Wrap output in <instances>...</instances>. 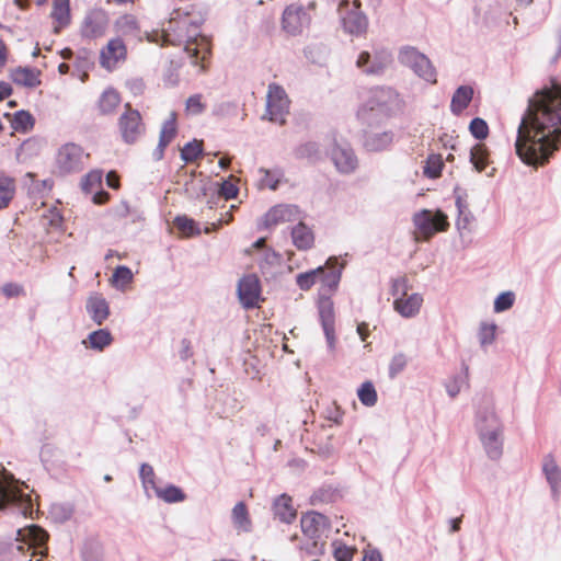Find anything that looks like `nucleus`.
Returning a JSON list of instances; mask_svg holds the SVG:
<instances>
[{
	"label": "nucleus",
	"instance_id": "1",
	"mask_svg": "<svg viewBox=\"0 0 561 561\" xmlns=\"http://www.w3.org/2000/svg\"><path fill=\"white\" fill-rule=\"evenodd\" d=\"M561 145V82L556 78L537 90L518 126L515 148L528 165H542Z\"/></svg>",
	"mask_w": 561,
	"mask_h": 561
},
{
	"label": "nucleus",
	"instance_id": "2",
	"mask_svg": "<svg viewBox=\"0 0 561 561\" xmlns=\"http://www.w3.org/2000/svg\"><path fill=\"white\" fill-rule=\"evenodd\" d=\"M203 21L202 16L176 10L163 24L162 30L156 32L149 39L161 43L162 46L183 45L191 62L195 66L201 64V70H205L203 62L210 54V45L208 38L201 33Z\"/></svg>",
	"mask_w": 561,
	"mask_h": 561
},
{
	"label": "nucleus",
	"instance_id": "3",
	"mask_svg": "<svg viewBox=\"0 0 561 561\" xmlns=\"http://www.w3.org/2000/svg\"><path fill=\"white\" fill-rule=\"evenodd\" d=\"M343 268L344 264L336 257H329L324 266L298 274L296 283L301 290H309L320 282L323 290L333 291L339 286Z\"/></svg>",
	"mask_w": 561,
	"mask_h": 561
},
{
	"label": "nucleus",
	"instance_id": "4",
	"mask_svg": "<svg viewBox=\"0 0 561 561\" xmlns=\"http://www.w3.org/2000/svg\"><path fill=\"white\" fill-rule=\"evenodd\" d=\"M302 533L311 540L306 543V551L310 556H321L325 552L327 541L330 533V523L323 514L308 512L300 520Z\"/></svg>",
	"mask_w": 561,
	"mask_h": 561
},
{
	"label": "nucleus",
	"instance_id": "5",
	"mask_svg": "<svg viewBox=\"0 0 561 561\" xmlns=\"http://www.w3.org/2000/svg\"><path fill=\"white\" fill-rule=\"evenodd\" d=\"M398 59L400 64L409 67L420 78L431 83L436 82V71L431 60L415 47H402L399 51Z\"/></svg>",
	"mask_w": 561,
	"mask_h": 561
},
{
	"label": "nucleus",
	"instance_id": "6",
	"mask_svg": "<svg viewBox=\"0 0 561 561\" xmlns=\"http://www.w3.org/2000/svg\"><path fill=\"white\" fill-rule=\"evenodd\" d=\"M289 104L290 101L284 88L276 83H271L266 95V113L262 118L284 125L286 122L285 116L289 112Z\"/></svg>",
	"mask_w": 561,
	"mask_h": 561
},
{
	"label": "nucleus",
	"instance_id": "7",
	"mask_svg": "<svg viewBox=\"0 0 561 561\" xmlns=\"http://www.w3.org/2000/svg\"><path fill=\"white\" fill-rule=\"evenodd\" d=\"M413 222L424 240H428L438 231H445L449 224L442 210L422 209L413 216Z\"/></svg>",
	"mask_w": 561,
	"mask_h": 561
},
{
	"label": "nucleus",
	"instance_id": "8",
	"mask_svg": "<svg viewBox=\"0 0 561 561\" xmlns=\"http://www.w3.org/2000/svg\"><path fill=\"white\" fill-rule=\"evenodd\" d=\"M311 15L300 3L287 5L282 16V28L290 36L300 35L310 25Z\"/></svg>",
	"mask_w": 561,
	"mask_h": 561
},
{
	"label": "nucleus",
	"instance_id": "9",
	"mask_svg": "<svg viewBox=\"0 0 561 561\" xmlns=\"http://www.w3.org/2000/svg\"><path fill=\"white\" fill-rule=\"evenodd\" d=\"M118 129L124 142L129 145L135 144L145 133L140 113L129 103L125 104V111L118 118Z\"/></svg>",
	"mask_w": 561,
	"mask_h": 561
},
{
	"label": "nucleus",
	"instance_id": "10",
	"mask_svg": "<svg viewBox=\"0 0 561 561\" xmlns=\"http://www.w3.org/2000/svg\"><path fill=\"white\" fill-rule=\"evenodd\" d=\"M85 158H88V154H84L80 146L66 144L58 151L57 167L64 174L79 172L84 167Z\"/></svg>",
	"mask_w": 561,
	"mask_h": 561
},
{
	"label": "nucleus",
	"instance_id": "11",
	"mask_svg": "<svg viewBox=\"0 0 561 561\" xmlns=\"http://www.w3.org/2000/svg\"><path fill=\"white\" fill-rule=\"evenodd\" d=\"M391 54L386 49H376L373 53L362 51L356 66L366 75H381L391 64Z\"/></svg>",
	"mask_w": 561,
	"mask_h": 561
},
{
	"label": "nucleus",
	"instance_id": "12",
	"mask_svg": "<svg viewBox=\"0 0 561 561\" xmlns=\"http://www.w3.org/2000/svg\"><path fill=\"white\" fill-rule=\"evenodd\" d=\"M15 541L22 542L34 549L33 556L46 554V542L48 540V534L42 527L32 525L25 528H20L15 531Z\"/></svg>",
	"mask_w": 561,
	"mask_h": 561
},
{
	"label": "nucleus",
	"instance_id": "13",
	"mask_svg": "<svg viewBox=\"0 0 561 561\" xmlns=\"http://www.w3.org/2000/svg\"><path fill=\"white\" fill-rule=\"evenodd\" d=\"M237 293L239 301L243 308H254L260 300L261 294L259 278L254 274L243 276L238 282Z\"/></svg>",
	"mask_w": 561,
	"mask_h": 561
},
{
	"label": "nucleus",
	"instance_id": "14",
	"mask_svg": "<svg viewBox=\"0 0 561 561\" xmlns=\"http://www.w3.org/2000/svg\"><path fill=\"white\" fill-rule=\"evenodd\" d=\"M319 318L325 335L328 347L335 348V314L333 301L329 297L322 296L319 301Z\"/></svg>",
	"mask_w": 561,
	"mask_h": 561
},
{
	"label": "nucleus",
	"instance_id": "15",
	"mask_svg": "<svg viewBox=\"0 0 561 561\" xmlns=\"http://www.w3.org/2000/svg\"><path fill=\"white\" fill-rule=\"evenodd\" d=\"M331 159L340 173L351 174L358 167V160L350 146L334 145Z\"/></svg>",
	"mask_w": 561,
	"mask_h": 561
},
{
	"label": "nucleus",
	"instance_id": "16",
	"mask_svg": "<svg viewBox=\"0 0 561 561\" xmlns=\"http://www.w3.org/2000/svg\"><path fill=\"white\" fill-rule=\"evenodd\" d=\"M300 218V209L296 205L279 204L272 207L264 216V226L266 228L283 222L294 221Z\"/></svg>",
	"mask_w": 561,
	"mask_h": 561
},
{
	"label": "nucleus",
	"instance_id": "17",
	"mask_svg": "<svg viewBox=\"0 0 561 561\" xmlns=\"http://www.w3.org/2000/svg\"><path fill=\"white\" fill-rule=\"evenodd\" d=\"M126 54L124 42L119 37L112 38L101 50L100 64L103 68L112 70L119 61L125 60Z\"/></svg>",
	"mask_w": 561,
	"mask_h": 561
},
{
	"label": "nucleus",
	"instance_id": "18",
	"mask_svg": "<svg viewBox=\"0 0 561 561\" xmlns=\"http://www.w3.org/2000/svg\"><path fill=\"white\" fill-rule=\"evenodd\" d=\"M178 135L176 113L171 112L169 117L163 122L157 148L152 151L154 161H160L164 157L165 148L172 142Z\"/></svg>",
	"mask_w": 561,
	"mask_h": 561
},
{
	"label": "nucleus",
	"instance_id": "19",
	"mask_svg": "<svg viewBox=\"0 0 561 561\" xmlns=\"http://www.w3.org/2000/svg\"><path fill=\"white\" fill-rule=\"evenodd\" d=\"M397 99L398 94L391 88H378L374 90L367 103L370 115L375 112L386 115L391 110V105Z\"/></svg>",
	"mask_w": 561,
	"mask_h": 561
},
{
	"label": "nucleus",
	"instance_id": "20",
	"mask_svg": "<svg viewBox=\"0 0 561 561\" xmlns=\"http://www.w3.org/2000/svg\"><path fill=\"white\" fill-rule=\"evenodd\" d=\"M354 8L346 15L342 16L344 30L352 35H360L367 28L368 22L366 15L359 10V0H354Z\"/></svg>",
	"mask_w": 561,
	"mask_h": 561
},
{
	"label": "nucleus",
	"instance_id": "21",
	"mask_svg": "<svg viewBox=\"0 0 561 561\" xmlns=\"http://www.w3.org/2000/svg\"><path fill=\"white\" fill-rule=\"evenodd\" d=\"M107 18L103 11H92L84 18L81 33L84 37L96 38L105 33Z\"/></svg>",
	"mask_w": 561,
	"mask_h": 561
},
{
	"label": "nucleus",
	"instance_id": "22",
	"mask_svg": "<svg viewBox=\"0 0 561 561\" xmlns=\"http://www.w3.org/2000/svg\"><path fill=\"white\" fill-rule=\"evenodd\" d=\"M393 142V133L391 130H366L363 145L369 152H379L388 149Z\"/></svg>",
	"mask_w": 561,
	"mask_h": 561
},
{
	"label": "nucleus",
	"instance_id": "23",
	"mask_svg": "<svg viewBox=\"0 0 561 561\" xmlns=\"http://www.w3.org/2000/svg\"><path fill=\"white\" fill-rule=\"evenodd\" d=\"M85 309L91 320L98 325H102L110 316L108 302L101 294L98 293L88 297Z\"/></svg>",
	"mask_w": 561,
	"mask_h": 561
},
{
	"label": "nucleus",
	"instance_id": "24",
	"mask_svg": "<svg viewBox=\"0 0 561 561\" xmlns=\"http://www.w3.org/2000/svg\"><path fill=\"white\" fill-rule=\"evenodd\" d=\"M473 88L470 85H460L456 89L450 101V112L459 116L469 106L473 99Z\"/></svg>",
	"mask_w": 561,
	"mask_h": 561
},
{
	"label": "nucleus",
	"instance_id": "25",
	"mask_svg": "<svg viewBox=\"0 0 561 561\" xmlns=\"http://www.w3.org/2000/svg\"><path fill=\"white\" fill-rule=\"evenodd\" d=\"M474 427L486 454H489L491 450V425L489 422L488 408L478 410L476 414Z\"/></svg>",
	"mask_w": 561,
	"mask_h": 561
},
{
	"label": "nucleus",
	"instance_id": "26",
	"mask_svg": "<svg viewBox=\"0 0 561 561\" xmlns=\"http://www.w3.org/2000/svg\"><path fill=\"white\" fill-rule=\"evenodd\" d=\"M423 298L419 294H412L408 298H396L393 302L394 310L398 311L402 317L411 318L414 317L422 305Z\"/></svg>",
	"mask_w": 561,
	"mask_h": 561
},
{
	"label": "nucleus",
	"instance_id": "27",
	"mask_svg": "<svg viewBox=\"0 0 561 561\" xmlns=\"http://www.w3.org/2000/svg\"><path fill=\"white\" fill-rule=\"evenodd\" d=\"M542 470L551 486L553 497L557 499L559 495V488L561 485V469L556 463L554 459L548 455L545 458Z\"/></svg>",
	"mask_w": 561,
	"mask_h": 561
},
{
	"label": "nucleus",
	"instance_id": "28",
	"mask_svg": "<svg viewBox=\"0 0 561 561\" xmlns=\"http://www.w3.org/2000/svg\"><path fill=\"white\" fill-rule=\"evenodd\" d=\"M293 243L298 250H308L313 245L314 236L312 230L302 221H299L291 229Z\"/></svg>",
	"mask_w": 561,
	"mask_h": 561
},
{
	"label": "nucleus",
	"instance_id": "29",
	"mask_svg": "<svg viewBox=\"0 0 561 561\" xmlns=\"http://www.w3.org/2000/svg\"><path fill=\"white\" fill-rule=\"evenodd\" d=\"M39 75V70L19 67L11 71V79L19 85L35 88L41 84Z\"/></svg>",
	"mask_w": 561,
	"mask_h": 561
},
{
	"label": "nucleus",
	"instance_id": "30",
	"mask_svg": "<svg viewBox=\"0 0 561 561\" xmlns=\"http://www.w3.org/2000/svg\"><path fill=\"white\" fill-rule=\"evenodd\" d=\"M456 206L458 209V218L456 221L459 230L469 229L472 222L471 213L468 209V204L460 188L455 190Z\"/></svg>",
	"mask_w": 561,
	"mask_h": 561
},
{
	"label": "nucleus",
	"instance_id": "31",
	"mask_svg": "<svg viewBox=\"0 0 561 561\" xmlns=\"http://www.w3.org/2000/svg\"><path fill=\"white\" fill-rule=\"evenodd\" d=\"M113 341L112 334L106 329H100L91 332L85 340H83V344L85 347L103 351L106 346H108Z\"/></svg>",
	"mask_w": 561,
	"mask_h": 561
},
{
	"label": "nucleus",
	"instance_id": "32",
	"mask_svg": "<svg viewBox=\"0 0 561 561\" xmlns=\"http://www.w3.org/2000/svg\"><path fill=\"white\" fill-rule=\"evenodd\" d=\"M274 513L284 523H290L296 517V511L291 506V499L282 494L274 502Z\"/></svg>",
	"mask_w": 561,
	"mask_h": 561
},
{
	"label": "nucleus",
	"instance_id": "33",
	"mask_svg": "<svg viewBox=\"0 0 561 561\" xmlns=\"http://www.w3.org/2000/svg\"><path fill=\"white\" fill-rule=\"evenodd\" d=\"M15 180L7 174H0V210L7 208L14 198Z\"/></svg>",
	"mask_w": 561,
	"mask_h": 561
},
{
	"label": "nucleus",
	"instance_id": "34",
	"mask_svg": "<svg viewBox=\"0 0 561 561\" xmlns=\"http://www.w3.org/2000/svg\"><path fill=\"white\" fill-rule=\"evenodd\" d=\"M119 103V94L114 89L110 88L101 94L98 107L102 115H108L115 112Z\"/></svg>",
	"mask_w": 561,
	"mask_h": 561
},
{
	"label": "nucleus",
	"instance_id": "35",
	"mask_svg": "<svg viewBox=\"0 0 561 561\" xmlns=\"http://www.w3.org/2000/svg\"><path fill=\"white\" fill-rule=\"evenodd\" d=\"M154 493L157 497L169 504L180 503L186 499L183 490L174 484H168L164 488L158 486Z\"/></svg>",
	"mask_w": 561,
	"mask_h": 561
},
{
	"label": "nucleus",
	"instance_id": "36",
	"mask_svg": "<svg viewBox=\"0 0 561 561\" xmlns=\"http://www.w3.org/2000/svg\"><path fill=\"white\" fill-rule=\"evenodd\" d=\"M489 149L484 144H476L470 150V162L476 171H483L489 164Z\"/></svg>",
	"mask_w": 561,
	"mask_h": 561
},
{
	"label": "nucleus",
	"instance_id": "37",
	"mask_svg": "<svg viewBox=\"0 0 561 561\" xmlns=\"http://www.w3.org/2000/svg\"><path fill=\"white\" fill-rule=\"evenodd\" d=\"M115 30L123 36H136L139 30L138 21L131 14H124L115 21Z\"/></svg>",
	"mask_w": 561,
	"mask_h": 561
},
{
	"label": "nucleus",
	"instance_id": "38",
	"mask_svg": "<svg viewBox=\"0 0 561 561\" xmlns=\"http://www.w3.org/2000/svg\"><path fill=\"white\" fill-rule=\"evenodd\" d=\"M295 157L309 161H318L321 158L320 146L314 141L301 144L295 149Z\"/></svg>",
	"mask_w": 561,
	"mask_h": 561
},
{
	"label": "nucleus",
	"instance_id": "39",
	"mask_svg": "<svg viewBox=\"0 0 561 561\" xmlns=\"http://www.w3.org/2000/svg\"><path fill=\"white\" fill-rule=\"evenodd\" d=\"M51 16L59 27L66 26L70 20L69 0H54Z\"/></svg>",
	"mask_w": 561,
	"mask_h": 561
},
{
	"label": "nucleus",
	"instance_id": "40",
	"mask_svg": "<svg viewBox=\"0 0 561 561\" xmlns=\"http://www.w3.org/2000/svg\"><path fill=\"white\" fill-rule=\"evenodd\" d=\"M203 154V141L193 139L192 141L187 142L182 149H181V159L185 163H191L201 158Z\"/></svg>",
	"mask_w": 561,
	"mask_h": 561
},
{
	"label": "nucleus",
	"instance_id": "41",
	"mask_svg": "<svg viewBox=\"0 0 561 561\" xmlns=\"http://www.w3.org/2000/svg\"><path fill=\"white\" fill-rule=\"evenodd\" d=\"M232 522L236 527L243 531L250 530V519L248 515L247 506L243 502H239L232 508Z\"/></svg>",
	"mask_w": 561,
	"mask_h": 561
},
{
	"label": "nucleus",
	"instance_id": "42",
	"mask_svg": "<svg viewBox=\"0 0 561 561\" xmlns=\"http://www.w3.org/2000/svg\"><path fill=\"white\" fill-rule=\"evenodd\" d=\"M139 478L141 480L142 488L147 497H150L149 489L156 491L158 488L156 483V473L152 466L149 463H142L139 469Z\"/></svg>",
	"mask_w": 561,
	"mask_h": 561
},
{
	"label": "nucleus",
	"instance_id": "43",
	"mask_svg": "<svg viewBox=\"0 0 561 561\" xmlns=\"http://www.w3.org/2000/svg\"><path fill=\"white\" fill-rule=\"evenodd\" d=\"M49 514L57 523L69 520L73 514V507L69 503H54L50 505Z\"/></svg>",
	"mask_w": 561,
	"mask_h": 561
},
{
	"label": "nucleus",
	"instance_id": "44",
	"mask_svg": "<svg viewBox=\"0 0 561 561\" xmlns=\"http://www.w3.org/2000/svg\"><path fill=\"white\" fill-rule=\"evenodd\" d=\"M19 497L20 494L11 481L0 482V510H4L9 504L18 501Z\"/></svg>",
	"mask_w": 561,
	"mask_h": 561
},
{
	"label": "nucleus",
	"instance_id": "45",
	"mask_svg": "<svg viewBox=\"0 0 561 561\" xmlns=\"http://www.w3.org/2000/svg\"><path fill=\"white\" fill-rule=\"evenodd\" d=\"M259 172L263 174L260 179V184L262 187H268L273 191L277 190L278 184L283 178L280 170H268L265 168H260Z\"/></svg>",
	"mask_w": 561,
	"mask_h": 561
},
{
	"label": "nucleus",
	"instance_id": "46",
	"mask_svg": "<svg viewBox=\"0 0 561 561\" xmlns=\"http://www.w3.org/2000/svg\"><path fill=\"white\" fill-rule=\"evenodd\" d=\"M463 369V373L454 376L445 383L446 391L450 398L457 397L462 387L467 385L468 367L465 366Z\"/></svg>",
	"mask_w": 561,
	"mask_h": 561
},
{
	"label": "nucleus",
	"instance_id": "47",
	"mask_svg": "<svg viewBox=\"0 0 561 561\" xmlns=\"http://www.w3.org/2000/svg\"><path fill=\"white\" fill-rule=\"evenodd\" d=\"M359 401L366 407H374L377 403V392L370 381L364 382L357 390Z\"/></svg>",
	"mask_w": 561,
	"mask_h": 561
},
{
	"label": "nucleus",
	"instance_id": "48",
	"mask_svg": "<svg viewBox=\"0 0 561 561\" xmlns=\"http://www.w3.org/2000/svg\"><path fill=\"white\" fill-rule=\"evenodd\" d=\"M516 300V295L512 290L501 293L493 301L494 312H504L511 309Z\"/></svg>",
	"mask_w": 561,
	"mask_h": 561
},
{
	"label": "nucleus",
	"instance_id": "49",
	"mask_svg": "<svg viewBox=\"0 0 561 561\" xmlns=\"http://www.w3.org/2000/svg\"><path fill=\"white\" fill-rule=\"evenodd\" d=\"M12 126L18 131H27L34 126V117L26 111H18L14 114Z\"/></svg>",
	"mask_w": 561,
	"mask_h": 561
},
{
	"label": "nucleus",
	"instance_id": "50",
	"mask_svg": "<svg viewBox=\"0 0 561 561\" xmlns=\"http://www.w3.org/2000/svg\"><path fill=\"white\" fill-rule=\"evenodd\" d=\"M102 183V172L94 170L89 172L81 181V188L84 193L90 194L96 190Z\"/></svg>",
	"mask_w": 561,
	"mask_h": 561
},
{
	"label": "nucleus",
	"instance_id": "51",
	"mask_svg": "<svg viewBox=\"0 0 561 561\" xmlns=\"http://www.w3.org/2000/svg\"><path fill=\"white\" fill-rule=\"evenodd\" d=\"M407 365H408V358H407L405 354H403V353L394 354L389 363V368H388L389 377L391 379L396 378L400 373H402L404 370Z\"/></svg>",
	"mask_w": 561,
	"mask_h": 561
},
{
	"label": "nucleus",
	"instance_id": "52",
	"mask_svg": "<svg viewBox=\"0 0 561 561\" xmlns=\"http://www.w3.org/2000/svg\"><path fill=\"white\" fill-rule=\"evenodd\" d=\"M133 277L134 276L129 267L119 265L115 268L112 275V280L117 287H123L131 283Z\"/></svg>",
	"mask_w": 561,
	"mask_h": 561
},
{
	"label": "nucleus",
	"instance_id": "53",
	"mask_svg": "<svg viewBox=\"0 0 561 561\" xmlns=\"http://www.w3.org/2000/svg\"><path fill=\"white\" fill-rule=\"evenodd\" d=\"M469 130L471 135L479 140L485 139L489 135L488 123L480 117H476L470 122Z\"/></svg>",
	"mask_w": 561,
	"mask_h": 561
},
{
	"label": "nucleus",
	"instance_id": "54",
	"mask_svg": "<svg viewBox=\"0 0 561 561\" xmlns=\"http://www.w3.org/2000/svg\"><path fill=\"white\" fill-rule=\"evenodd\" d=\"M333 556L336 561H352L355 549L342 545L339 541L332 542Z\"/></svg>",
	"mask_w": 561,
	"mask_h": 561
},
{
	"label": "nucleus",
	"instance_id": "55",
	"mask_svg": "<svg viewBox=\"0 0 561 561\" xmlns=\"http://www.w3.org/2000/svg\"><path fill=\"white\" fill-rule=\"evenodd\" d=\"M443 162L439 158L430 157L426 165L424 167V174L430 179H436L440 175Z\"/></svg>",
	"mask_w": 561,
	"mask_h": 561
},
{
	"label": "nucleus",
	"instance_id": "56",
	"mask_svg": "<svg viewBox=\"0 0 561 561\" xmlns=\"http://www.w3.org/2000/svg\"><path fill=\"white\" fill-rule=\"evenodd\" d=\"M82 558L84 561H101L102 548L96 542L87 543L82 550Z\"/></svg>",
	"mask_w": 561,
	"mask_h": 561
},
{
	"label": "nucleus",
	"instance_id": "57",
	"mask_svg": "<svg viewBox=\"0 0 561 561\" xmlns=\"http://www.w3.org/2000/svg\"><path fill=\"white\" fill-rule=\"evenodd\" d=\"M175 227L187 236L198 233L195 227V221L186 216H178L174 220Z\"/></svg>",
	"mask_w": 561,
	"mask_h": 561
},
{
	"label": "nucleus",
	"instance_id": "58",
	"mask_svg": "<svg viewBox=\"0 0 561 561\" xmlns=\"http://www.w3.org/2000/svg\"><path fill=\"white\" fill-rule=\"evenodd\" d=\"M408 291V280L405 277H399L393 279L392 287H391V294L396 298H403L407 296Z\"/></svg>",
	"mask_w": 561,
	"mask_h": 561
},
{
	"label": "nucleus",
	"instance_id": "59",
	"mask_svg": "<svg viewBox=\"0 0 561 561\" xmlns=\"http://www.w3.org/2000/svg\"><path fill=\"white\" fill-rule=\"evenodd\" d=\"M238 192V186L229 180L224 181L219 188L220 196L225 197L227 201L234 198Z\"/></svg>",
	"mask_w": 561,
	"mask_h": 561
},
{
	"label": "nucleus",
	"instance_id": "60",
	"mask_svg": "<svg viewBox=\"0 0 561 561\" xmlns=\"http://www.w3.org/2000/svg\"><path fill=\"white\" fill-rule=\"evenodd\" d=\"M493 459L499 458L502 456V427H494L493 426Z\"/></svg>",
	"mask_w": 561,
	"mask_h": 561
},
{
	"label": "nucleus",
	"instance_id": "61",
	"mask_svg": "<svg viewBox=\"0 0 561 561\" xmlns=\"http://www.w3.org/2000/svg\"><path fill=\"white\" fill-rule=\"evenodd\" d=\"M481 346L486 350L489 342L491 341V324L488 322H481L480 331L478 333Z\"/></svg>",
	"mask_w": 561,
	"mask_h": 561
},
{
	"label": "nucleus",
	"instance_id": "62",
	"mask_svg": "<svg viewBox=\"0 0 561 561\" xmlns=\"http://www.w3.org/2000/svg\"><path fill=\"white\" fill-rule=\"evenodd\" d=\"M201 99H202V96L199 94L190 96L186 101L187 111H190L194 114L202 113L204 110V105L202 104Z\"/></svg>",
	"mask_w": 561,
	"mask_h": 561
},
{
	"label": "nucleus",
	"instance_id": "63",
	"mask_svg": "<svg viewBox=\"0 0 561 561\" xmlns=\"http://www.w3.org/2000/svg\"><path fill=\"white\" fill-rule=\"evenodd\" d=\"M126 84H127L129 91L135 95L142 93L144 88H145V83H144L142 79H139V78L130 79L126 82Z\"/></svg>",
	"mask_w": 561,
	"mask_h": 561
},
{
	"label": "nucleus",
	"instance_id": "64",
	"mask_svg": "<svg viewBox=\"0 0 561 561\" xmlns=\"http://www.w3.org/2000/svg\"><path fill=\"white\" fill-rule=\"evenodd\" d=\"M2 293L9 298L16 297L22 293V288L16 284L9 283L3 285Z\"/></svg>",
	"mask_w": 561,
	"mask_h": 561
}]
</instances>
